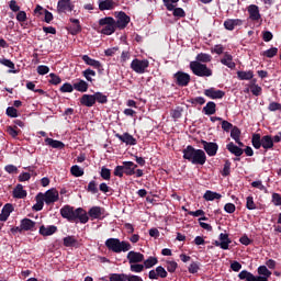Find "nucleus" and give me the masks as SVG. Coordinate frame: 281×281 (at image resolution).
<instances>
[{
	"instance_id": "14",
	"label": "nucleus",
	"mask_w": 281,
	"mask_h": 281,
	"mask_svg": "<svg viewBox=\"0 0 281 281\" xmlns=\"http://www.w3.org/2000/svg\"><path fill=\"white\" fill-rule=\"evenodd\" d=\"M127 260L130 265H137L139 262H144V254L131 250L127 254Z\"/></svg>"
},
{
	"instance_id": "21",
	"label": "nucleus",
	"mask_w": 281,
	"mask_h": 281,
	"mask_svg": "<svg viewBox=\"0 0 281 281\" xmlns=\"http://www.w3.org/2000/svg\"><path fill=\"white\" fill-rule=\"evenodd\" d=\"M82 60L86 63L89 67H93V69H102V63L100 60L93 59L89 57V55H82Z\"/></svg>"
},
{
	"instance_id": "43",
	"label": "nucleus",
	"mask_w": 281,
	"mask_h": 281,
	"mask_svg": "<svg viewBox=\"0 0 281 281\" xmlns=\"http://www.w3.org/2000/svg\"><path fill=\"white\" fill-rule=\"evenodd\" d=\"M237 78L239 80H251V78H254V71H237Z\"/></svg>"
},
{
	"instance_id": "20",
	"label": "nucleus",
	"mask_w": 281,
	"mask_h": 281,
	"mask_svg": "<svg viewBox=\"0 0 281 281\" xmlns=\"http://www.w3.org/2000/svg\"><path fill=\"white\" fill-rule=\"evenodd\" d=\"M75 221H79L82 224L89 223V215L82 207L76 209Z\"/></svg>"
},
{
	"instance_id": "38",
	"label": "nucleus",
	"mask_w": 281,
	"mask_h": 281,
	"mask_svg": "<svg viewBox=\"0 0 281 281\" xmlns=\"http://www.w3.org/2000/svg\"><path fill=\"white\" fill-rule=\"evenodd\" d=\"M195 63H212V55L207 53H200L195 57Z\"/></svg>"
},
{
	"instance_id": "57",
	"label": "nucleus",
	"mask_w": 281,
	"mask_h": 281,
	"mask_svg": "<svg viewBox=\"0 0 281 281\" xmlns=\"http://www.w3.org/2000/svg\"><path fill=\"white\" fill-rule=\"evenodd\" d=\"M59 91H61V93H71L74 91V86H71V83L66 82L60 87Z\"/></svg>"
},
{
	"instance_id": "12",
	"label": "nucleus",
	"mask_w": 281,
	"mask_h": 281,
	"mask_svg": "<svg viewBox=\"0 0 281 281\" xmlns=\"http://www.w3.org/2000/svg\"><path fill=\"white\" fill-rule=\"evenodd\" d=\"M60 215L67 221H76V210L72 206L65 205L60 209Z\"/></svg>"
},
{
	"instance_id": "60",
	"label": "nucleus",
	"mask_w": 281,
	"mask_h": 281,
	"mask_svg": "<svg viewBox=\"0 0 281 281\" xmlns=\"http://www.w3.org/2000/svg\"><path fill=\"white\" fill-rule=\"evenodd\" d=\"M7 115L9 117H19V112L16 111V109L14 106H9V108H7Z\"/></svg>"
},
{
	"instance_id": "55",
	"label": "nucleus",
	"mask_w": 281,
	"mask_h": 281,
	"mask_svg": "<svg viewBox=\"0 0 281 281\" xmlns=\"http://www.w3.org/2000/svg\"><path fill=\"white\" fill-rule=\"evenodd\" d=\"M166 267L169 273H175V271H177L178 265H177V261H167Z\"/></svg>"
},
{
	"instance_id": "7",
	"label": "nucleus",
	"mask_w": 281,
	"mask_h": 281,
	"mask_svg": "<svg viewBox=\"0 0 281 281\" xmlns=\"http://www.w3.org/2000/svg\"><path fill=\"white\" fill-rule=\"evenodd\" d=\"M131 23V16H128L124 11L116 13V30H125V27Z\"/></svg>"
},
{
	"instance_id": "6",
	"label": "nucleus",
	"mask_w": 281,
	"mask_h": 281,
	"mask_svg": "<svg viewBox=\"0 0 281 281\" xmlns=\"http://www.w3.org/2000/svg\"><path fill=\"white\" fill-rule=\"evenodd\" d=\"M150 66V61L148 59H137L135 58L131 63V69L135 71V74H146L147 67Z\"/></svg>"
},
{
	"instance_id": "32",
	"label": "nucleus",
	"mask_w": 281,
	"mask_h": 281,
	"mask_svg": "<svg viewBox=\"0 0 281 281\" xmlns=\"http://www.w3.org/2000/svg\"><path fill=\"white\" fill-rule=\"evenodd\" d=\"M231 137L232 139H234L236 142V144H238V146L240 147H244L245 144H243L240 142V128L234 126L232 130H231Z\"/></svg>"
},
{
	"instance_id": "30",
	"label": "nucleus",
	"mask_w": 281,
	"mask_h": 281,
	"mask_svg": "<svg viewBox=\"0 0 281 281\" xmlns=\"http://www.w3.org/2000/svg\"><path fill=\"white\" fill-rule=\"evenodd\" d=\"M226 148L228 151L232 153V155H235V157H240L245 150L239 146H236L234 143H229L226 145Z\"/></svg>"
},
{
	"instance_id": "48",
	"label": "nucleus",
	"mask_w": 281,
	"mask_h": 281,
	"mask_svg": "<svg viewBox=\"0 0 281 281\" xmlns=\"http://www.w3.org/2000/svg\"><path fill=\"white\" fill-rule=\"evenodd\" d=\"M144 269V265L142 263H130V271H132V273H142Z\"/></svg>"
},
{
	"instance_id": "4",
	"label": "nucleus",
	"mask_w": 281,
	"mask_h": 281,
	"mask_svg": "<svg viewBox=\"0 0 281 281\" xmlns=\"http://www.w3.org/2000/svg\"><path fill=\"white\" fill-rule=\"evenodd\" d=\"M190 69L194 76H199L200 78H210L212 76V69L207 68V65L199 61H191Z\"/></svg>"
},
{
	"instance_id": "11",
	"label": "nucleus",
	"mask_w": 281,
	"mask_h": 281,
	"mask_svg": "<svg viewBox=\"0 0 281 281\" xmlns=\"http://www.w3.org/2000/svg\"><path fill=\"white\" fill-rule=\"evenodd\" d=\"M202 145L209 157H216V153H218V144L202 140Z\"/></svg>"
},
{
	"instance_id": "2",
	"label": "nucleus",
	"mask_w": 281,
	"mask_h": 281,
	"mask_svg": "<svg viewBox=\"0 0 281 281\" xmlns=\"http://www.w3.org/2000/svg\"><path fill=\"white\" fill-rule=\"evenodd\" d=\"M105 247L113 251L114 254H122V251H131L133 246L128 241H120L119 238H109L105 240Z\"/></svg>"
},
{
	"instance_id": "16",
	"label": "nucleus",
	"mask_w": 281,
	"mask_h": 281,
	"mask_svg": "<svg viewBox=\"0 0 281 281\" xmlns=\"http://www.w3.org/2000/svg\"><path fill=\"white\" fill-rule=\"evenodd\" d=\"M115 137L120 139V142H123V144H126L127 146H135L137 144V139L133 137V135L128 133L122 134H115Z\"/></svg>"
},
{
	"instance_id": "45",
	"label": "nucleus",
	"mask_w": 281,
	"mask_h": 281,
	"mask_svg": "<svg viewBox=\"0 0 281 281\" xmlns=\"http://www.w3.org/2000/svg\"><path fill=\"white\" fill-rule=\"evenodd\" d=\"M70 172L72 175V177H82L85 175V169L81 168L80 166L78 165H74L71 168H70Z\"/></svg>"
},
{
	"instance_id": "8",
	"label": "nucleus",
	"mask_w": 281,
	"mask_h": 281,
	"mask_svg": "<svg viewBox=\"0 0 281 281\" xmlns=\"http://www.w3.org/2000/svg\"><path fill=\"white\" fill-rule=\"evenodd\" d=\"M173 78L178 87H188V85H190V76L188 72L178 71L173 75Z\"/></svg>"
},
{
	"instance_id": "19",
	"label": "nucleus",
	"mask_w": 281,
	"mask_h": 281,
	"mask_svg": "<svg viewBox=\"0 0 281 281\" xmlns=\"http://www.w3.org/2000/svg\"><path fill=\"white\" fill-rule=\"evenodd\" d=\"M56 232H58V227L56 225H48V226L42 225L40 227L41 236H54Z\"/></svg>"
},
{
	"instance_id": "26",
	"label": "nucleus",
	"mask_w": 281,
	"mask_h": 281,
	"mask_svg": "<svg viewBox=\"0 0 281 281\" xmlns=\"http://www.w3.org/2000/svg\"><path fill=\"white\" fill-rule=\"evenodd\" d=\"M116 3L113 0H100L99 1V10L101 12H104V10H113L115 8Z\"/></svg>"
},
{
	"instance_id": "37",
	"label": "nucleus",
	"mask_w": 281,
	"mask_h": 281,
	"mask_svg": "<svg viewBox=\"0 0 281 281\" xmlns=\"http://www.w3.org/2000/svg\"><path fill=\"white\" fill-rule=\"evenodd\" d=\"M238 278L239 280L258 281L257 277L247 270H243L241 272H239Z\"/></svg>"
},
{
	"instance_id": "31",
	"label": "nucleus",
	"mask_w": 281,
	"mask_h": 281,
	"mask_svg": "<svg viewBox=\"0 0 281 281\" xmlns=\"http://www.w3.org/2000/svg\"><path fill=\"white\" fill-rule=\"evenodd\" d=\"M261 147H263L265 150H271V148H273V137H271V135L262 136Z\"/></svg>"
},
{
	"instance_id": "47",
	"label": "nucleus",
	"mask_w": 281,
	"mask_h": 281,
	"mask_svg": "<svg viewBox=\"0 0 281 281\" xmlns=\"http://www.w3.org/2000/svg\"><path fill=\"white\" fill-rule=\"evenodd\" d=\"M162 2L165 8H167L169 12H172V10L177 8V3H179V0H162Z\"/></svg>"
},
{
	"instance_id": "13",
	"label": "nucleus",
	"mask_w": 281,
	"mask_h": 281,
	"mask_svg": "<svg viewBox=\"0 0 281 281\" xmlns=\"http://www.w3.org/2000/svg\"><path fill=\"white\" fill-rule=\"evenodd\" d=\"M204 95H206V98H211V100H222V98H225V92L210 88L204 90Z\"/></svg>"
},
{
	"instance_id": "25",
	"label": "nucleus",
	"mask_w": 281,
	"mask_h": 281,
	"mask_svg": "<svg viewBox=\"0 0 281 281\" xmlns=\"http://www.w3.org/2000/svg\"><path fill=\"white\" fill-rule=\"evenodd\" d=\"M103 212H104V210L102 207H100V206H92L89 210L88 214H89V216H90V218L92 221H95V220L102 217Z\"/></svg>"
},
{
	"instance_id": "39",
	"label": "nucleus",
	"mask_w": 281,
	"mask_h": 281,
	"mask_svg": "<svg viewBox=\"0 0 281 281\" xmlns=\"http://www.w3.org/2000/svg\"><path fill=\"white\" fill-rule=\"evenodd\" d=\"M78 239L74 236H67L64 238V247H78Z\"/></svg>"
},
{
	"instance_id": "29",
	"label": "nucleus",
	"mask_w": 281,
	"mask_h": 281,
	"mask_svg": "<svg viewBox=\"0 0 281 281\" xmlns=\"http://www.w3.org/2000/svg\"><path fill=\"white\" fill-rule=\"evenodd\" d=\"M13 196L14 199H25L27 196V191L23 189V184H18L13 189Z\"/></svg>"
},
{
	"instance_id": "44",
	"label": "nucleus",
	"mask_w": 281,
	"mask_h": 281,
	"mask_svg": "<svg viewBox=\"0 0 281 281\" xmlns=\"http://www.w3.org/2000/svg\"><path fill=\"white\" fill-rule=\"evenodd\" d=\"M94 102H99V104H106V102H109V98L102 92H95Z\"/></svg>"
},
{
	"instance_id": "41",
	"label": "nucleus",
	"mask_w": 281,
	"mask_h": 281,
	"mask_svg": "<svg viewBox=\"0 0 281 281\" xmlns=\"http://www.w3.org/2000/svg\"><path fill=\"white\" fill-rule=\"evenodd\" d=\"M74 89H76V91L85 93V91L89 89V83H87V81L85 80H80L79 82L74 83Z\"/></svg>"
},
{
	"instance_id": "64",
	"label": "nucleus",
	"mask_w": 281,
	"mask_h": 281,
	"mask_svg": "<svg viewBox=\"0 0 281 281\" xmlns=\"http://www.w3.org/2000/svg\"><path fill=\"white\" fill-rule=\"evenodd\" d=\"M272 203L274 205H281V195L279 193L272 194Z\"/></svg>"
},
{
	"instance_id": "52",
	"label": "nucleus",
	"mask_w": 281,
	"mask_h": 281,
	"mask_svg": "<svg viewBox=\"0 0 281 281\" xmlns=\"http://www.w3.org/2000/svg\"><path fill=\"white\" fill-rule=\"evenodd\" d=\"M262 56H266V58H273V56H278V47H272L270 49H267L262 53Z\"/></svg>"
},
{
	"instance_id": "15",
	"label": "nucleus",
	"mask_w": 281,
	"mask_h": 281,
	"mask_svg": "<svg viewBox=\"0 0 281 281\" xmlns=\"http://www.w3.org/2000/svg\"><path fill=\"white\" fill-rule=\"evenodd\" d=\"M257 281H269V278H271V271L267 266H259L257 269Z\"/></svg>"
},
{
	"instance_id": "33",
	"label": "nucleus",
	"mask_w": 281,
	"mask_h": 281,
	"mask_svg": "<svg viewBox=\"0 0 281 281\" xmlns=\"http://www.w3.org/2000/svg\"><path fill=\"white\" fill-rule=\"evenodd\" d=\"M36 223L30 218H24L21 221V227L23 232H32L34 229Z\"/></svg>"
},
{
	"instance_id": "3",
	"label": "nucleus",
	"mask_w": 281,
	"mask_h": 281,
	"mask_svg": "<svg viewBox=\"0 0 281 281\" xmlns=\"http://www.w3.org/2000/svg\"><path fill=\"white\" fill-rule=\"evenodd\" d=\"M99 25L101 27V34H104L105 36H111V34H115V30H117L115 19L111 16L100 19Z\"/></svg>"
},
{
	"instance_id": "59",
	"label": "nucleus",
	"mask_w": 281,
	"mask_h": 281,
	"mask_svg": "<svg viewBox=\"0 0 281 281\" xmlns=\"http://www.w3.org/2000/svg\"><path fill=\"white\" fill-rule=\"evenodd\" d=\"M250 91L252 93V95H260V93H262V88L256 83H254L252 86H250Z\"/></svg>"
},
{
	"instance_id": "1",
	"label": "nucleus",
	"mask_w": 281,
	"mask_h": 281,
	"mask_svg": "<svg viewBox=\"0 0 281 281\" xmlns=\"http://www.w3.org/2000/svg\"><path fill=\"white\" fill-rule=\"evenodd\" d=\"M182 153L183 159H187V161H190V164H193V166H204V164L207 161L205 151L203 149H195L191 145L187 146Z\"/></svg>"
},
{
	"instance_id": "51",
	"label": "nucleus",
	"mask_w": 281,
	"mask_h": 281,
	"mask_svg": "<svg viewBox=\"0 0 281 281\" xmlns=\"http://www.w3.org/2000/svg\"><path fill=\"white\" fill-rule=\"evenodd\" d=\"M100 177L104 179V181H110L111 180V169L106 167L101 168Z\"/></svg>"
},
{
	"instance_id": "50",
	"label": "nucleus",
	"mask_w": 281,
	"mask_h": 281,
	"mask_svg": "<svg viewBox=\"0 0 281 281\" xmlns=\"http://www.w3.org/2000/svg\"><path fill=\"white\" fill-rule=\"evenodd\" d=\"M45 205V200L43 198L36 196V203L33 205V210L35 212H41L43 210V206Z\"/></svg>"
},
{
	"instance_id": "5",
	"label": "nucleus",
	"mask_w": 281,
	"mask_h": 281,
	"mask_svg": "<svg viewBox=\"0 0 281 281\" xmlns=\"http://www.w3.org/2000/svg\"><path fill=\"white\" fill-rule=\"evenodd\" d=\"M37 199H43L46 205H52V203H56V201L59 199L58 190L49 189L44 194L38 193Z\"/></svg>"
},
{
	"instance_id": "22",
	"label": "nucleus",
	"mask_w": 281,
	"mask_h": 281,
	"mask_svg": "<svg viewBox=\"0 0 281 281\" xmlns=\"http://www.w3.org/2000/svg\"><path fill=\"white\" fill-rule=\"evenodd\" d=\"M222 65L228 67V69H236V63H234V56L229 53H225L223 58L221 59Z\"/></svg>"
},
{
	"instance_id": "56",
	"label": "nucleus",
	"mask_w": 281,
	"mask_h": 281,
	"mask_svg": "<svg viewBox=\"0 0 281 281\" xmlns=\"http://www.w3.org/2000/svg\"><path fill=\"white\" fill-rule=\"evenodd\" d=\"M224 52H225V47L221 44H216L213 48H211V53L217 54L218 56H221V54H223Z\"/></svg>"
},
{
	"instance_id": "18",
	"label": "nucleus",
	"mask_w": 281,
	"mask_h": 281,
	"mask_svg": "<svg viewBox=\"0 0 281 281\" xmlns=\"http://www.w3.org/2000/svg\"><path fill=\"white\" fill-rule=\"evenodd\" d=\"M243 25V20L240 19H228L224 22L225 30H228L229 32L234 31L236 27H239Z\"/></svg>"
},
{
	"instance_id": "49",
	"label": "nucleus",
	"mask_w": 281,
	"mask_h": 281,
	"mask_svg": "<svg viewBox=\"0 0 281 281\" xmlns=\"http://www.w3.org/2000/svg\"><path fill=\"white\" fill-rule=\"evenodd\" d=\"M171 12L176 19H183L186 16V11L182 8L173 7Z\"/></svg>"
},
{
	"instance_id": "40",
	"label": "nucleus",
	"mask_w": 281,
	"mask_h": 281,
	"mask_svg": "<svg viewBox=\"0 0 281 281\" xmlns=\"http://www.w3.org/2000/svg\"><path fill=\"white\" fill-rule=\"evenodd\" d=\"M143 267L145 269H153V267H155V265H157L159 262V260L157 259V257H149L148 259H144L143 261Z\"/></svg>"
},
{
	"instance_id": "61",
	"label": "nucleus",
	"mask_w": 281,
	"mask_h": 281,
	"mask_svg": "<svg viewBox=\"0 0 281 281\" xmlns=\"http://www.w3.org/2000/svg\"><path fill=\"white\" fill-rule=\"evenodd\" d=\"M126 280V274H111L110 281H125Z\"/></svg>"
},
{
	"instance_id": "23",
	"label": "nucleus",
	"mask_w": 281,
	"mask_h": 281,
	"mask_svg": "<svg viewBox=\"0 0 281 281\" xmlns=\"http://www.w3.org/2000/svg\"><path fill=\"white\" fill-rule=\"evenodd\" d=\"M80 104H82V106H88V108L93 106V104H95L94 94H83L80 99Z\"/></svg>"
},
{
	"instance_id": "42",
	"label": "nucleus",
	"mask_w": 281,
	"mask_h": 281,
	"mask_svg": "<svg viewBox=\"0 0 281 281\" xmlns=\"http://www.w3.org/2000/svg\"><path fill=\"white\" fill-rule=\"evenodd\" d=\"M252 146L256 148V150H259V148H262V137H260V134H254L252 138Z\"/></svg>"
},
{
	"instance_id": "54",
	"label": "nucleus",
	"mask_w": 281,
	"mask_h": 281,
	"mask_svg": "<svg viewBox=\"0 0 281 281\" xmlns=\"http://www.w3.org/2000/svg\"><path fill=\"white\" fill-rule=\"evenodd\" d=\"M49 83L50 85H60V82H63V80L60 79V77L54 72L49 74Z\"/></svg>"
},
{
	"instance_id": "10",
	"label": "nucleus",
	"mask_w": 281,
	"mask_h": 281,
	"mask_svg": "<svg viewBox=\"0 0 281 281\" xmlns=\"http://www.w3.org/2000/svg\"><path fill=\"white\" fill-rule=\"evenodd\" d=\"M75 5L71 3V0H58L57 2V12L59 14L74 12Z\"/></svg>"
},
{
	"instance_id": "36",
	"label": "nucleus",
	"mask_w": 281,
	"mask_h": 281,
	"mask_svg": "<svg viewBox=\"0 0 281 281\" xmlns=\"http://www.w3.org/2000/svg\"><path fill=\"white\" fill-rule=\"evenodd\" d=\"M202 111L205 115H214L216 113V103L214 101L207 102Z\"/></svg>"
},
{
	"instance_id": "62",
	"label": "nucleus",
	"mask_w": 281,
	"mask_h": 281,
	"mask_svg": "<svg viewBox=\"0 0 281 281\" xmlns=\"http://www.w3.org/2000/svg\"><path fill=\"white\" fill-rule=\"evenodd\" d=\"M49 71V68L45 65H41L37 67V74L40 76H46V74Z\"/></svg>"
},
{
	"instance_id": "63",
	"label": "nucleus",
	"mask_w": 281,
	"mask_h": 281,
	"mask_svg": "<svg viewBox=\"0 0 281 281\" xmlns=\"http://www.w3.org/2000/svg\"><path fill=\"white\" fill-rule=\"evenodd\" d=\"M125 281H144V279L135 274H125Z\"/></svg>"
},
{
	"instance_id": "9",
	"label": "nucleus",
	"mask_w": 281,
	"mask_h": 281,
	"mask_svg": "<svg viewBox=\"0 0 281 281\" xmlns=\"http://www.w3.org/2000/svg\"><path fill=\"white\" fill-rule=\"evenodd\" d=\"M149 280H159V278H168V271L165 267L158 266L156 269H153L148 273Z\"/></svg>"
},
{
	"instance_id": "58",
	"label": "nucleus",
	"mask_w": 281,
	"mask_h": 281,
	"mask_svg": "<svg viewBox=\"0 0 281 281\" xmlns=\"http://www.w3.org/2000/svg\"><path fill=\"white\" fill-rule=\"evenodd\" d=\"M246 207L247 210H256V202H254V196H247Z\"/></svg>"
},
{
	"instance_id": "53",
	"label": "nucleus",
	"mask_w": 281,
	"mask_h": 281,
	"mask_svg": "<svg viewBox=\"0 0 281 281\" xmlns=\"http://www.w3.org/2000/svg\"><path fill=\"white\" fill-rule=\"evenodd\" d=\"M231 170H232V162L229 160H226L224 164V168L222 170V176L229 177Z\"/></svg>"
},
{
	"instance_id": "35",
	"label": "nucleus",
	"mask_w": 281,
	"mask_h": 281,
	"mask_svg": "<svg viewBox=\"0 0 281 281\" xmlns=\"http://www.w3.org/2000/svg\"><path fill=\"white\" fill-rule=\"evenodd\" d=\"M222 198H223V195H221V193H216V192L210 191V190H207L203 195V199L206 201H218Z\"/></svg>"
},
{
	"instance_id": "34",
	"label": "nucleus",
	"mask_w": 281,
	"mask_h": 281,
	"mask_svg": "<svg viewBox=\"0 0 281 281\" xmlns=\"http://www.w3.org/2000/svg\"><path fill=\"white\" fill-rule=\"evenodd\" d=\"M45 144L50 146V148H65V143L49 137L45 138Z\"/></svg>"
},
{
	"instance_id": "28",
	"label": "nucleus",
	"mask_w": 281,
	"mask_h": 281,
	"mask_svg": "<svg viewBox=\"0 0 281 281\" xmlns=\"http://www.w3.org/2000/svg\"><path fill=\"white\" fill-rule=\"evenodd\" d=\"M218 240L222 244V249L224 250L229 249V245H232V239L229 238L228 234L221 233L218 236Z\"/></svg>"
},
{
	"instance_id": "46",
	"label": "nucleus",
	"mask_w": 281,
	"mask_h": 281,
	"mask_svg": "<svg viewBox=\"0 0 281 281\" xmlns=\"http://www.w3.org/2000/svg\"><path fill=\"white\" fill-rule=\"evenodd\" d=\"M82 76L88 80V82H93V78H95V70L88 68L82 71Z\"/></svg>"
},
{
	"instance_id": "24",
	"label": "nucleus",
	"mask_w": 281,
	"mask_h": 281,
	"mask_svg": "<svg viewBox=\"0 0 281 281\" xmlns=\"http://www.w3.org/2000/svg\"><path fill=\"white\" fill-rule=\"evenodd\" d=\"M122 167L125 175L133 177V175H135V168H137V165H135L133 161H124Z\"/></svg>"
},
{
	"instance_id": "27",
	"label": "nucleus",
	"mask_w": 281,
	"mask_h": 281,
	"mask_svg": "<svg viewBox=\"0 0 281 281\" xmlns=\"http://www.w3.org/2000/svg\"><path fill=\"white\" fill-rule=\"evenodd\" d=\"M13 210H14V207L12 206V204H5L1 211L0 221H2V222L8 221V218H10V214H12Z\"/></svg>"
},
{
	"instance_id": "17",
	"label": "nucleus",
	"mask_w": 281,
	"mask_h": 281,
	"mask_svg": "<svg viewBox=\"0 0 281 281\" xmlns=\"http://www.w3.org/2000/svg\"><path fill=\"white\" fill-rule=\"evenodd\" d=\"M247 10H248L249 19L251 21H260L261 15H260V9L258 8V5L250 4Z\"/></svg>"
}]
</instances>
